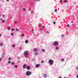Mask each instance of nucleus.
<instances>
[{
  "label": "nucleus",
  "instance_id": "nucleus-14",
  "mask_svg": "<svg viewBox=\"0 0 78 78\" xmlns=\"http://www.w3.org/2000/svg\"><path fill=\"white\" fill-rule=\"evenodd\" d=\"M61 37H64V34H62L61 35Z\"/></svg>",
  "mask_w": 78,
  "mask_h": 78
},
{
  "label": "nucleus",
  "instance_id": "nucleus-7",
  "mask_svg": "<svg viewBox=\"0 0 78 78\" xmlns=\"http://www.w3.org/2000/svg\"><path fill=\"white\" fill-rule=\"evenodd\" d=\"M26 66H27V65H26V64H25L23 65V69H25V67H26Z\"/></svg>",
  "mask_w": 78,
  "mask_h": 78
},
{
  "label": "nucleus",
  "instance_id": "nucleus-41",
  "mask_svg": "<svg viewBox=\"0 0 78 78\" xmlns=\"http://www.w3.org/2000/svg\"><path fill=\"white\" fill-rule=\"evenodd\" d=\"M47 33H49V32H48V31L47 32Z\"/></svg>",
  "mask_w": 78,
  "mask_h": 78
},
{
  "label": "nucleus",
  "instance_id": "nucleus-25",
  "mask_svg": "<svg viewBox=\"0 0 78 78\" xmlns=\"http://www.w3.org/2000/svg\"><path fill=\"white\" fill-rule=\"evenodd\" d=\"M22 36L23 37V36H25V35H24V34H22Z\"/></svg>",
  "mask_w": 78,
  "mask_h": 78
},
{
  "label": "nucleus",
  "instance_id": "nucleus-22",
  "mask_svg": "<svg viewBox=\"0 0 78 78\" xmlns=\"http://www.w3.org/2000/svg\"><path fill=\"white\" fill-rule=\"evenodd\" d=\"M11 58H9V61H10V60H11Z\"/></svg>",
  "mask_w": 78,
  "mask_h": 78
},
{
  "label": "nucleus",
  "instance_id": "nucleus-42",
  "mask_svg": "<svg viewBox=\"0 0 78 78\" xmlns=\"http://www.w3.org/2000/svg\"><path fill=\"white\" fill-rule=\"evenodd\" d=\"M2 36V35H1V34H0V37Z\"/></svg>",
  "mask_w": 78,
  "mask_h": 78
},
{
  "label": "nucleus",
  "instance_id": "nucleus-40",
  "mask_svg": "<svg viewBox=\"0 0 78 78\" xmlns=\"http://www.w3.org/2000/svg\"><path fill=\"white\" fill-rule=\"evenodd\" d=\"M7 2H9V0H7Z\"/></svg>",
  "mask_w": 78,
  "mask_h": 78
},
{
  "label": "nucleus",
  "instance_id": "nucleus-32",
  "mask_svg": "<svg viewBox=\"0 0 78 78\" xmlns=\"http://www.w3.org/2000/svg\"><path fill=\"white\" fill-rule=\"evenodd\" d=\"M2 43H1L0 44V45H1V46H2Z\"/></svg>",
  "mask_w": 78,
  "mask_h": 78
},
{
  "label": "nucleus",
  "instance_id": "nucleus-11",
  "mask_svg": "<svg viewBox=\"0 0 78 78\" xmlns=\"http://www.w3.org/2000/svg\"><path fill=\"white\" fill-rule=\"evenodd\" d=\"M56 50H58L59 49V48L58 47H57L55 48Z\"/></svg>",
  "mask_w": 78,
  "mask_h": 78
},
{
  "label": "nucleus",
  "instance_id": "nucleus-29",
  "mask_svg": "<svg viewBox=\"0 0 78 78\" xmlns=\"http://www.w3.org/2000/svg\"><path fill=\"white\" fill-rule=\"evenodd\" d=\"M23 11H25V8H23Z\"/></svg>",
  "mask_w": 78,
  "mask_h": 78
},
{
  "label": "nucleus",
  "instance_id": "nucleus-12",
  "mask_svg": "<svg viewBox=\"0 0 78 78\" xmlns=\"http://www.w3.org/2000/svg\"><path fill=\"white\" fill-rule=\"evenodd\" d=\"M35 55H38V52H36L35 53Z\"/></svg>",
  "mask_w": 78,
  "mask_h": 78
},
{
  "label": "nucleus",
  "instance_id": "nucleus-2",
  "mask_svg": "<svg viewBox=\"0 0 78 78\" xmlns=\"http://www.w3.org/2000/svg\"><path fill=\"white\" fill-rule=\"evenodd\" d=\"M50 65H53L54 63V61L51 59H49L48 61Z\"/></svg>",
  "mask_w": 78,
  "mask_h": 78
},
{
  "label": "nucleus",
  "instance_id": "nucleus-37",
  "mask_svg": "<svg viewBox=\"0 0 78 78\" xmlns=\"http://www.w3.org/2000/svg\"><path fill=\"white\" fill-rule=\"evenodd\" d=\"M34 0V1H37V0L40 1V0Z\"/></svg>",
  "mask_w": 78,
  "mask_h": 78
},
{
  "label": "nucleus",
  "instance_id": "nucleus-39",
  "mask_svg": "<svg viewBox=\"0 0 78 78\" xmlns=\"http://www.w3.org/2000/svg\"><path fill=\"white\" fill-rule=\"evenodd\" d=\"M3 17H5V15H3Z\"/></svg>",
  "mask_w": 78,
  "mask_h": 78
},
{
  "label": "nucleus",
  "instance_id": "nucleus-18",
  "mask_svg": "<svg viewBox=\"0 0 78 78\" xmlns=\"http://www.w3.org/2000/svg\"><path fill=\"white\" fill-rule=\"evenodd\" d=\"M53 23L54 24H56V22H55V21H54V22H53Z\"/></svg>",
  "mask_w": 78,
  "mask_h": 78
},
{
  "label": "nucleus",
  "instance_id": "nucleus-38",
  "mask_svg": "<svg viewBox=\"0 0 78 78\" xmlns=\"http://www.w3.org/2000/svg\"><path fill=\"white\" fill-rule=\"evenodd\" d=\"M2 58H0V61H2Z\"/></svg>",
  "mask_w": 78,
  "mask_h": 78
},
{
  "label": "nucleus",
  "instance_id": "nucleus-10",
  "mask_svg": "<svg viewBox=\"0 0 78 78\" xmlns=\"http://www.w3.org/2000/svg\"><path fill=\"white\" fill-rule=\"evenodd\" d=\"M43 76L44 77H47V74H44V75H43Z\"/></svg>",
  "mask_w": 78,
  "mask_h": 78
},
{
  "label": "nucleus",
  "instance_id": "nucleus-30",
  "mask_svg": "<svg viewBox=\"0 0 78 78\" xmlns=\"http://www.w3.org/2000/svg\"><path fill=\"white\" fill-rule=\"evenodd\" d=\"M34 12H33V11H31V13H34Z\"/></svg>",
  "mask_w": 78,
  "mask_h": 78
},
{
  "label": "nucleus",
  "instance_id": "nucleus-16",
  "mask_svg": "<svg viewBox=\"0 0 78 78\" xmlns=\"http://www.w3.org/2000/svg\"><path fill=\"white\" fill-rule=\"evenodd\" d=\"M41 63H44V60H41Z\"/></svg>",
  "mask_w": 78,
  "mask_h": 78
},
{
  "label": "nucleus",
  "instance_id": "nucleus-28",
  "mask_svg": "<svg viewBox=\"0 0 78 78\" xmlns=\"http://www.w3.org/2000/svg\"><path fill=\"white\" fill-rule=\"evenodd\" d=\"M11 35L12 36H13V35H14V34L13 33H12L11 34Z\"/></svg>",
  "mask_w": 78,
  "mask_h": 78
},
{
  "label": "nucleus",
  "instance_id": "nucleus-6",
  "mask_svg": "<svg viewBox=\"0 0 78 78\" xmlns=\"http://www.w3.org/2000/svg\"><path fill=\"white\" fill-rule=\"evenodd\" d=\"M36 67L37 68L39 67V66H40V65L39 64H37L35 65Z\"/></svg>",
  "mask_w": 78,
  "mask_h": 78
},
{
  "label": "nucleus",
  "instance_id": "nucleus-20",
  "mask_svg": "<svg viewBox=\"0 0 78 78\" xmlns=\"http://www.w3.org/2000/svg\"><path fill=\"white\" fill-rule=\"evenodd\" d=\"M14 28H12L11 30L12 31H14Z\"/></svg>",
  "mask_w": 78,
  "mask_h": 78
},
{
  "label": "nucleus",
  "instance_id": "nucleus-47",
  "mask_svg": "<svg viewBox=\"0 0 78 78\" xmlns=\"http://www.w3.org/2000/svg\"><path fill=\"white\" fill-rule=\"evenodd\" d=\"M0 6H1V5H0Z\"/></svg>",
  "mask_w": 78,
  "mask_h": 78
},
{
  "label": "nucleus",
  "instance_id": "nucleus-21",
  "mask_svg": "<svg viewBox=\"0 0 78 78\" xmlns=\"http://www.w3.org/2000/svg\"><path fill=\"white\" fill-rule=\"evenodd\" d=\"M5 22V20H3L2 21V23H4V22Z\"/></svg>",
  "mask_w": 78,
  "mask_h": 78
},
{
  "label": "nucleus",
  "instance_id": "nucleus-1",
  "mask_svg": "<svg viewBox=\"0 0 78 78\" xmlns=\"http://www.w3.org/2000/svg\"><path fill=\"white\" fill-rule=\"evenodd\" d=\"M28 51H25L24 52V55H25V57H27L28 56Z\"/></svg>",
  "mask_w": 78,
  "mask_h": 78
},
{
  "label": "nucleus",
  "instance_id": "nucleus-44",
  "mask_svg": "<svg viewBox=\"0 0 78 78\" xmlns=\"http://www.w3.org/2000/svg\"><path fill=\"white\" fill-rule=\"evenodd\" d=\"M59 78H62V77H59Z\"/></svg>",
  "mask_w": 78,
  "mask_h": 78
},
{
  "label": "nucleus",
  "instance_id": "nucleus-19",
  "mask_svg": "<svg viewBox=\"0 0 78 78\" xmlns=\"http://www.w3.org/2000/svg\"><path fill=\"white\" fill-rule=\"evenodd\" d=\"M12 47H15V45H14V44H13V45H12Z\"/></svg>",
  "mask_w": 78,
  "mask_h": 78
},
{
  "label": "nucleus",
  "instance_id": "nucleus-4",
  "mask_svg": "<svg viewBox=\"0 0 78 78\" xmlns=\"http://www.w3.org/2000/svg\"><path fill=\"white\" fill-rule=\"evenodd\" d=\"M26 74L27 76H29L31 74V73L30 71H27L26 72Z\"/></svg>",
  "mask_w": 78,
  "mask_h": 78
},
{
  "label": "nucleus",
  "instance_id": "nucleus-24",
  "mask_svg": "<svg viewBox=\"0 0 78 78\" xmlns=\"http://www.w3.org/2000/svg\"><path fill=\"white\" fill-rule=\"evenodd\" d=\"M16 30L17 31H19V29H16Z\"/></svg>",
  "mask_w": 78,
  "mask_h": 78
},
{
  "label": "nucleus",
  "instance_id": "nucleus-36",
  "mask_svg": "<svg viewBox=\"0 0 78 78\" xmlns=\"http://www.w3.org/2000/svg\"><path fill=\"white\" fill-rule=\"evenodd\" d=\"M17 23V22H16V21H15V23L16 24V23Z\"/></svg>",
  "mask_w": 78,
  "mask_h": 78
},
{
  "label": "nucleus",
  "instance_id": "nucleus-5",
  "mask_svg": "<svg viewBox=\"0 0 78 78\" xmlns=\"http://www.w3.org/2000/svg\"><path fill=\"white\" fill-rule=\"evenodd\" d=\"M37 48H35L33 49V51L34 52H36V51H37Z\"/></svg>",
  "mask_w": 78,
  "mask_h": 78
},
{
  "label": "nucleus",
  "instance_id": "nucleus-17",
  "mask_svg": "<svg viewBox=\"0 0 78 78\" xmlns=\"http://www.w3.org/2000/svg\"><path fill=\"white\" fill-rule=\"evenodd\" d=\"M14 67L15 68H17V65H15Z\"/></svg>",
  "mask_w": 78,
  "mask_h": 78
},
{
  "label": "nucleus",
  "instance_id": "nucleus-43",
  "mask_svg": "<svg viewBox=\"0 0 78 78\" xmlns=\"http://www.w3.org/2000/svg\"><path fill=\"white\" fill-rule=\"evenodd\" d=\"M76 77H77V78H78V75H77Z\"/></svg>",
  "mask_w": 78,
  "mask_h": 78
},
{
  "label": "nucleus",
  "instance_id": "nucleus-15",
  "mask_svg": "<svg viewBox=\"0 0 78 78\" xmlns=\"http://www.w3.org/2000/svg\"><path fill=\"white\" fill-rule=\"evenodd\" d=\"M57 11H58V10L56 9H55V12H57Z\"/></svg>",
  "mask_w": 78,
  "mask_h": 78
},
{
  "label": "nucleus",
  "instance_id": "nucleus-46",
  "mask_svg": "<svg viewBox=\"0 0 78 78\" xmlns=\"http://www.w3.org/2000/svg\"><path fill=\"white\" fill-rule=\"evenodd\" d=\"M60 2H62V1H61Z\"/></svg>",
  "mask_w": 78,
  "mask_h": 78
},
{
  "label": "nucleus",
  "instance_id": "nucleus-26",
  "mask_svg": "<svg viewBox=\"0 0 78 78\" xmlns=\"http://www.w3.org/2000/svg\"><path fill=\"white\" fill-rule=\"evenodd\" d=\"M44 51L45 50L44 49L42 50V51H43V52H44Z\"/></svg>",
  "mask_w": 78,
  "mask_h": 78
},
{
  "label": "nucleus",
  "instance_id": "nucleus-13",
  "mask_svg": "<svg viewBox=\"0 0 78 78\" xmlns=\"http://www.w3.org/2000/svg\"><path fill=\"white\" fill-rule=\"evenodd\" d=\"M61 61H62V62H63V61H64V59L62 58L61 59Z\"/></svg>",
  "mask_w": 78,
  "mask_h": 78
},
{
  "label": "nucleus",
  "instance_id": "nucleus-8",
  "mask_svg": "<svg viewBox=\"0 0 78 78\" xmlns=\"http://www.w3.org/2000/svg\"><path fill=\"white\" fill-rule=\"evenodd\" d=\"M26 68L27 70H30V67L29 66H27Z\"/></svg>",
  "mask_w": 78,
  "mask_h": 78
},
{
  "label": "nucleus",
  "instance_id": "nucleus-23",
  "mask_svg": "<svg viewBox=\"0 0 78 78\" xmlns=\"http://www.w3.org/2000/svg\"><path fill=\"white\" fill-rule=\"evenodd\" d=\"M11 64H12V65H14V63L13 62H12Z\"/></svg>",
  "mask_w": 78,
  "mask_h": 78
},
{
  "label": "nucleus",
  "instance_id": "nucleus-9",
  "mask_svg": "<svg viewBox=\"0 0 78 78\" xmlns=\"http://www.w3.org/2000/svg\"><path fill=\"white\" fill-rule=\"evenodd\" d=\"M25 42L26 43V44H28V40H26L25 41Z\"/></svg>",
  "mask_w": 78,
  "mask_h": 78
},
{
  "label": "nucleus",
  "instance_id": "nucleus-45",
  "mask_svg": "<svg viewBox=\"0 0 78 78\" xmlns=\"http://www.w3.org/2000/svg\"><path fill=\"white\" fill-rule=\"evenodd\" d=\"M64 78H66V77H64Z\"/></svg>",
  "mask_w": 78,
  "mask_h": 78
},
{
  "label": "nucleus",
  "instance_id": "nucleus-31",
  "mask_svg": "<svg viewBox=\"0 0 78 78\" xmlns=\"http://www.w3.org/2000/svg\"><path fill=\"white\" fill-rule=\"evenodd\" d=\"M67 25H68V28H69V27H70V26H69V25L67 24Z\"/></svg>",
  "mask_w": 78,
  "mask_h": 78
},
{
  "label": "nucleus",
  "instance_id": "nucleus-34",
  "mask_svg": "<svg viewBox=\"0 0 78 78\" xmlns=\"http://www.w3.org/2000/svg\"><path fill=\"white\" fill-rule=\"evenodd\" d=\"M11 63V61H9V62H8V63Z\"/></svg>",
  "mask_w": 78,
  "mask_h": 78
},
{
  "label": "nucleus",
  "instance_id": "nucleus-3",
  "mask_svg": "<svg viewBox=\"0 0 78 78\" xmlns=\"http://www.w3.org/2000/svg\"><path fill=\"white\" fill-rule=\"evenodd\" d=\"M53 45L54 46H58L59 45V43L57 41H55L54 42Z\"/></svg>",
  "mask_w": 78,
  "mask_h": 78
},
{
  "label": "nucleus",
  "instance_id": "nucleus-27",
  "mask_svg": "<svg viewBox=\"0 0 78 78\" xmlns=\"http://www.w3.org/2000/svg\"><path fill=\"white\" fill-rule=\"evenodd\" d=\"M8 30H10V29H11V28L9 27L8 28Z\"/></svg>",
  "mask_w": 78,
  "mask_h": 78
},
{
  "label": "nucleus",
  "instance_id": "nucleus-35",
  "mask_svg": "<svg viewBox=\"0 0 78 78\" xmlns=\"http://www.w3.org/2000/svg\"><path fill=\"white\" fill-rule=\"evenodd\" d=\"M76 70H78V67H77L76 68Z\"/></svg>",
  "mask_w": 78,
  "mask_h": 78
},
{
  "label": "nucleus",
  "instance_id": "nucleus-33",
  "mask_svg": "<svg viewBox=\"0 0 78 78\" xmlns=\"http://www.w3.org/2000/svg\"><path fill=\"white\" fill-rule=\"evenodd\" d=\"M64 3H66V0H64Z\"/></svg>",
  "mask_w": 78,
  "mask_h": 78
}]
</instances>
